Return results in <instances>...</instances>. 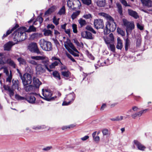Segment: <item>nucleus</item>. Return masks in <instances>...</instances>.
I'll return each mask as SVG.
<instances>
[{
  "instance_id": "nucleus-57",
  "label": "nucleus",
  "mask_w": 152,
  "mask_h": 152,
  "mask_svg": "<svg viewBox=\"0 0 152 152\" xmlns=\"http://www.w3.org/2000/svg\"><path fill=\"white\" fill-rule=\"evenodd\" d=\"M66 55L67 56L70 60L72 61L73 62H75V61L74 59V58H73L72 56L69 53H66Z\"/></svg>"
},
{
  "instance_id": "nucleus-30",
  "label": "nucleus",
  "mask_w": 152,
  "mask_h": 152,
  "mask_svg": "<svg viewBox=\"0 0 152 152\" xmlns=\"http://www.w3.org/2000/svg\"><path fill=\"white\" fill-rule=\"evenodd\" d=\"M105 42L106 44L108 45L107 46L109 49H110L113 52H115V47L114 45L113 44H110L109 42L107 41L106 40H105Z\"/></svg>"
},
{
  "instance_id": "nucleus-55",
  "label": "nucleus",
  "mask_w": 152,
  "mask_h": 152,
  "mask_svg": "<svg viewBox=\"0 0 152 152\" xmlns=\"http://www.w3.org/2000/svg\"><path fill=\"white\" fill-rule=\"evenodd\" d=\"M43 19L40 16H38L36 19V21L38 22L39 24H40L42 22Z\"/></svg>"
},
{
  "instance_id": "nucleus-62",
  "label": "nucleus",
  "mask_w": 152,
  "mask_h": 152,
  "mask_svg": "<svg viewBox=\"0 0 152 152\" xmlns=\"http://www.w3.org/2000/svg\"><path fill=\"white\" fill-rule=\"evenodd\" d=\"M47 28L48 29L51 28V29H53L54 28L55 26L52 24H50L47 26Z\"/></svg>"
},
{
  "instance_id": "nucleus-18",
  "label": "nucleus",
  "mask_w": 152,
  "mask_h": 152,
  "mask_svg": "<svg viewBox=\"0 0 152 152\" xmlns=\"http://www.w3.org/2000/svg\"><path fill=\"white\" fill-rule=\"evenodd\" d=\"M143 6L148 7H152V1L150 0H140Z\"/></svg>"
},
{
  "instance_id": "nucleus-47",
  "label": "nucleus",
  "mask_w": 152,
  "mask_h": 152,
  "mask_svg": "<svg viewBox=\"0 0 152 152\" xmlns=\"http://www.w3.org/2000/svg\"><path fill=\"white\" fill-rule=\"evenodd\" d=\"M129 116V115H126V117H124L123 116H118L116 118V121H121L123 120L124 118V119H126Z\"/></svg>"
},
{
  "instance_id": "nucleus-50",
  "label": "nucleus",
  "mask_w": 152,
  "mask_h": 152,
  "mask_svg": "<svg viewBox=\"0 0 152 152\" xmlns=\"http://www.w3.org/2000/svg\"><path fill=\"white\" fill-rule=\"evenodd\" d=\"M8 76V77L7 78L6 81L7 82H8L9 83H10L12 79V72L11 71H10V75Z\"/></svg>"
},
{
  "instance_id": "nucleus-5",
  "label": "nucleus",
  "mask_w": 152,
  "mask_h": 152,
  "mask_svg": "<svg viewBox=\"0 0 152 152\" xmlns=\"http://www.w3.org/2000/svg\"><path fill=\"white\" fill-rule=\"evenodd\" d=\"M42 94L43 97L42 98L48 101H53L56 98V96L51 97L52 93L48 89H42Z\"/></svg>"
},
{
  "instance_id": "nucleus-22",
  "label": "nucleus",
  "mask_w": 152,
  "mask_h": 152,
  "mask_svg": "<svg viewBox=\"0 0 152 152\" xmlns=\"http://www.w3.org/2000/svg\"><path fill=\"white\" fill-rule=\"evenodd\" d=\"M22 28L24 30H25V31H26V32H34L36 31V28L34 27L33 25L30 26L28 29L25 27H22Z\"/></svg>"
},
{
  "instance_id": "nucleus-58",
  "label": "nucleus",
  "mask_w": 152,
  "mask_h": 152,
  "mask_svg": "<svg viewBox=\"0 0 152 152\" xmlns=\"http://www.w3.org/2000/svg\"><path fill=\"white\" fill-rule=\"evenodd\" d=\"M83 17L86 19H89L92 17L91 15L90 14H85Z\"/></svg>"
},
{
  "instance_id": "nucleus-35",
  "label": "nucleus",
  "mask_w": 152,
  "mask_h": 152,
  "mask_svg": "<svg viewBox=\"0 0 152 152\" xmlns=\"http://www.w3.org/2000/svg\"><path fill=\"white\" fill-rule=\"evenodd\" d=\"M17 26H18V25H17V26L16 27V26H15V27L14 28H12L11 29V30H8L7 31L6 34H4L3 35V36L2 37V39H3L5 37H6L7 36L10 34L12 32V31H13L16 28L18 27Z\"/></svg>"
},
{
  "instance_id": "nucleus-36",
  "label": "nucleus",
  "mask_w": 152,
  "mask_h": 152,
  "mask_svg": "<svg viewBox=\"0 0 152 152\" xmlns=\"http://www.w3.org/2000/svg\"><path fill=\"white\" fill-rule=\"evenodd\" d=\"M17 26H18V25H17V26L16 27V26H15V27L14 28H12L11 29V30H8L7 31L6 34H4L3 35V36L2 37V39H3L5 37H6L7 36L10 34L12 32V31H13L16 28L18 27Z\"/></svg>"
},
{
  "instance_id": "nucleus-43",
  "label": "nucleus",
  "mask_w": 152,
  "mask_h": 152,
  "mask_svg": "<svg viewBox=\"0 0 152 152\" xmlns=\"http://www.w3.org/2000/svg\"><path fill=\"white\" fill-rule=\"evenodd\" d=\"M130 45V41L128 38H127L125 40V50H127L128 47Z\"/></svg>"
},
{
  "instance_id": "nucleus-45",
  "label": "nucleus",
  "mask_w": 152,
  "mask_h": 152,
  "mask_svg": "<svg viewBox=\"0 0 152 152\" xmlns=\"http://www.w3.org/2000/svg\"><path fill=\"white\" fill-rule=\"evenodd\" d=\"M46 127L44 125H42V126H34L32 128L35 130H39L40 129H45Z\"/></svg>"
},
{
  "instance_id": "nucleus-40",
  "label": "nucleus",
  "mask_w": 152,
  "mask_h": 152,
  "mask_svg": "<svg viewBox=\"0 0 152 152\" xmlns=\"http://www.w3.org/2000/svg\"><path fill=\"white\" fill-rule=\"evenodd\" d=\"M74 4V0H68L67 2V5L69 8L73 9Z\"/></svg>"
},
{
  "instance_id": "nucleus-48",
  "label": "nucleus",
  "mask_w": 152,
  "mask_h": 152,
  "mask_svg": "<svg viewBox=\"0 0 152 152\" xmlns=\"http://www.w3.org/2000/svg\"><path fill=\"white\" fill-rule=\"evenodd\" d=\"M18 60L20 64L25 65L26 64V61L25 59L22 58H18Z\"/></svg>"
},
{
  "instance_id": "nucleus-15",
  "label": "nucleus",
  "mask_w": 152,
  "mask_h": 152,
  "mask_svg": "<svg viewBox=\"0 0 152 152\" xmlns=\"http://www.w3.org/2000/svg\"><path fill=\"white\" fill-rule=\"evenodd\" d=\"M23 88L26 92L34 91L35 89V87L31 85H23Z\"/></svg>"
},
{
  "instance_id": "nucleus-6",
  "label": "nucleus",
  "mask_w": 152,
  "mask_h": 152,
  "mask_svg": "<svg viewBox=\"0 0 152 152\" xmlns=\"http://www.w3.org/2000/svg\"><path fill=\"white\" fill-rule=\"evenodd\" d=\"M31 58L34 60L38 61L42 60V63L45 64V68L48 70L49 72H50L51 70H50L48 67L47 65L48 64V63L49 62V59L48 58L45 56H31Z\"/></svg>"
},
{
  "instance_id": "nucleus-56",
  "label": "nucleus",
  "mask_w": 152,
  "mask_h": 152,
  "mask_svg": "<svg viewBox=\"0 0 152 152\" xmlns=\"http://www.w3.org/2000/svg\"><path fill=\"white\" fill-rule=\"evenodd\" d=\"M29 63L32 65H36V66H37V64H39L37 63V62L33 60H29Z\"/></svg>"
},
{
  "instance_id": "nucleus-11",
  "label": "nucleus",
  "mask_w": 152,
  "mask_h": 152,
  "mask_svg": "<svg viewBox=\"0 0 152 152\" xmlns=\"http://www.w3.org/2000/svg\"><path fill=\"white\" fill-rule=\"evenodd\" d=\"M94 25L95 28L96 29L103 28L104 27L103 21L102 20L97 19L94 21Z\"/></svg>"
},
{
  "instance_id": "nucleus-16",
  "label": "nucleus",
  "mask_w": 152,
  "mask_h": 152,
  "mask_svg": "<svg viewBox=\"0 0 152 152\" xmlns=\"http://www.w3.org/2000/svg\"><path fill=\"white\" fill-rule=\"evenodd\" d=\"M15 45L12 42H9L4 45V50H10L13 45Z\"/></svg>"
},
{
  "instance_id": "nucleus-31",
  "label": "nucleus",
  "mask_w": 152,
  "mask_h": 152,
  "mask_svg": "<svg viewBox=\"0 0 152 152\" xmlns=\"http://www.w3.org/2000/svg\"><path fill=\"white\" fill-rule=\"evenodd\" d=\"M44 35L45 36H52V31L49 29H45L43 30Z\"/></svg>"
},
{
  "instance_id": "nucleus-59",
  "label": "nucleus",
  "mask_w": 152,
  "mask_h": 152,
  "mask_svg": "<svg viewBox=\"0 0 152 152\" xmlns=\"http://www.w3.org/2000/svg\"><path fill=\"white\" fill-rule=\"evenodd\" d=\"M53 41L54 43H55L56 47H58L60 45L59 42L56 39H53Z\"/></svg>"
},
{
  "instance_id": "nucleus-13",
  "label": "nucleus",
  "mask_w": 152,
  "mask_h": 152,
  "mask_svg": "<svg viewBox=\"0 0 152 152\" xmlns=\"http://www.w3.org/2000/svg\"><path fill=\"white\" fill-rule=\"evenodd\" d=\"M82 37L84 38L89 39H93L94 37L92 34L88 31H83L81 33Z\"/></svg>"
},
{
  "instance_id": "nucleus-4",
  "label": "nucleus",
  "mask_w": 152,
  "mask_h": 152,
  "mask_svg": "<svg viewBox=\"0 0 152 152\" xmlns=\"http://www.w3.org/2000/svg\"><path fill=\"white\" fill-rule=\"evenodd\" d=\"M19 76L22 82L23 85H29L32 81V77L31 75L28 73L24 74L23 76L19 73Z\"/></svg>"
},
{
  "instance_id": "nucleus-54",
  "label": "nucleus",
  "mask_w": 152,
  "mask_h": 152,
  "mask_svg": "<svg viewBox=\"0 0 152 152\" xmlns=\"http://www.w3.org/2000/svg\"><path fill=\"white\" fill-rule=\"evenodd\" d=\"M120 2L125 7H130V5L128 4L127 1L125 0H120Z\"/></svg>"
},
{
  "instance_id": "nucleus-38",
  "label": "nucleus",
  "mask_w": 152,
  "mask_h": 152,
  "mask_svg": "<svg viewBox=\"0 0 152 152\" xmlns=\"http://www.w3.org/2000/svg\"><path fill=\"white\" fill-rule=\"evenodd\" d=\"M97 5L100 7H104L105 6L106 1L105 0H102L98 1L97 2Z\"/></svg>"
},
{
  "instance_id": "nucleus-24",
  "label": "nucleus",
  "mask_w": 152,
  "mask_h": 152,
  "mask_svg": "<svg viewBox=\"0 0 152 152\" xmlns=\"http://www.w3.org/2000/svg\"><path fill=\"white\" fill-rule=\"evenodd\" d=\"M81 6V3L79 0H74L73 10L79 8Z\"/></svg>"
},
{
  "instance_id": "nucleus-49",
  "label": "nucleus",
  "mask_w": 152,
  "mask_h": 152,
  "mask_svg": "<svg viewBox=\"0 0 152 152\" xmlns=\"http://www.w3.org/2000/svg\"><path fill=\"white\" fill-rule=\"evenodd\" d=\"M59 18L57 19L56 17L55 16L53 18V22L54 24L57 26L59 24Z\"/></svg>"
},
{
  "instance_id": "nucleus-29",
  "label": "nucleus",
  "mask_w": 152,
  "mask_h": 152,
  "mask_svg": "<svg viewBox=\"0 0 152 152\" xmlns=\"http://www.w3.org/2000/svg\"><path fill=\"white\" fill-rule=\"evenodd\" d=\"M33 83L36 88H38L41 84V83L37 78L34 77L33 79Z\"/></svg>"
},
{
  "instance_id": "nucleus-64",
  "label": "nucleus",
  "mask_w": 152,
  "mask_h": 152,
  "mask_svg": "<svg viewBox=\"0 0 152 152\" xmlns=\"http://www.w3.org/2000/svg\"><path fill=\"white\" fill-rule=\"evenodd\" d=\"M37 36V34L36 33H34L31 35V39H33L36 38Z\"/></svg>"
},
{
  "instance_id": "nucleus-44",
  "label": "nucleus",
  "mask_w": 152,
  "mask_h": 152,
  "mask_svg": "<svg viewBox=\"0 0 152 152\" xmlns=\"http://www.w3.org/2000/svg\"><path fill=\"white\" fill-rule=\"evenodd\" d=\"M16 99L20 100H26V98L21 96L18 94H16L15 96Z\"/></svg>"
},
{
  "instance_id": "nucleus-52",
  "label": "nucleus",
  "mask_w": 152,
  "mask_h": 152,
  "mask_svg": "<svg viewBox=\"0 0 152 152\" xmlns=\"http://www.w3.org/2000/svg\"><path fill=\"white\" fill-rule=\"evenodd\" d=\"M83 3L87 5H90L91 3V0H81Z\"/></svg>"
},
{
  "instance_id": "nucleus-7",
  "label": "nucleus",
  "mask_w": 152,
  "mask_h": 152,
  "mask_svg": "<svg viewBox=\"0 0 152 152\" xmlns=\"http://www.w3.org/2000/svg\"><path fill=\"white\" fill-rule=\"evenodd\" d=\"M26 31L22 28V27L21 28L18 30V32H16L15 34V36H16L18 35V38L17 40H19V41H23L26 39L27 35L26 34Z\"/></svg>"
},
{
  "instance_id": "nucleus-34",
  "label": "nucleus",
  "mask_w": 152,
  "mask_h": 152,
  "mask_svg": "<svg viewBox=\"0 0 152 152\" xmlns=\"http://www.w3.org/2000/svg\"><path fill=\"white\" fill-rule=\"evenodd\" d=\"M80 11H77L73 13L71 15V17L72 20H74L77 18V17L80 15Z\"/></svg>"
},
{
  "instance_id": "nucleus-51",
  "label": "nucleus",
  "mask_w": 152,
  "mask_h": 152,
  "mask_svg": "<svg viewBox=\"0 0 152 152\" xmlns=\"http://www.w3.org/2000/svg\"><path fill=\"white\" fill-rule=\"evenodd\" d=\"M72 28L73 32L75 33H76L77 32V26L76 24H73L72 25Z\"/></svg>"
},
{
  "instance_id": "nucleus-14",
  "label": "nucleus",
  "mask_w": 152,
  "mask_h": 152,
  "mask_svg": "<svg viewBox=\"0 0 152 152\" xmlns=\"http://www.w3.org/2000/svg\"><path fill=\"white\" fill-rule=\"evenodd\" d=\"M4 90L7 91L8 92V94L11 98L13 96L14 94V89L8 86H4Z\"/></svg>"
},
{
  "instance_id": "nucleus-42",
  "label": "nucleus",
  "mask_w": 152,
  "mask_h": 152,
  "mask_svg": "<svg viewBox=\"0 0 152 152\" xmlns=\"http://www.w3.org/2000/svg\"><path fill=\"white\" fill-rule=\"evenodd\" d=\"M60 64V63L58 62L57 61H55L52 63L50 65L49 67L50 69L54 68L58 64Z\"/></svg>"
},
{
  "instance_id": "nucleus-28",
  "label": "nucleus",
  "mask_w": 152,
  "mask_h": 152,
  "mask_svg": "<svg viewBox=\"0 0 152 152\" xmlns=\"http://www.w3.org/2000/svg\"><path fill=\"white\" fill-rule=\"evenodd\" d=\"M6 64H7L11 66L13 68L15 67V64L14 61L12 60L10 58H9L7 59L5 61Z\"/></svg>"
},
{
  "instance_id": "nucleus-2",
  "label": "nucleus",
  "mask_w": 152,
  "mask_h": 152,
  "mask_svg": "<svg viewBox=\"0 0 152 152\" xmlns=\"http://www.w3.org/2000/svg\"><path fill=\"white\" fill-rule=\"evenodd\" d=\"M109 21L107 22L106 28L104 30V34H108L111 31H114L116 28V25L113 19V20H109Z\"/></svg>"
},
{
  "instance_id": "nucleus-37",
  "label": "nucleus",
  "mask_w": 152,
  "mask_h": 152,
  "mask_svg": "<svg viewBox=\"0 0 152 152\" xmlns=\"http://www.w3.org/2000/svg\"><path fill=\"white\" fill-rule=\"evenodd\" d=\"M66 10L64 6H63L59 10L57 13V14L59 15H64L65 14Z\"/></svg>"
},
{
  "instance_id": "nucleus-12",
  "label": "nucleus",
  "mask_w": 152,
  "mask_h": 152,
  "mask_svg": "<svg viewBox=\"0 0 152 152\" xmlns=\"http://www.w3.org/2000/svg\"><path fill=\"white\" fill-rule=\"evenodd\" d=\"M35 69L37 73L41 74L45 72L46 68L43 65L39 64L36 66Z\"/></svg>"
},
{
  "instance_id": "nucleus-10",
  "label": "nucleus",
  "mask_w": 152,
  "mask_h": 152,
  "mask_svg": "<svg viewBox=\"0 0 152 152\" xmlns=\"http://www.w3.org/2000/svg\"><path fill=\"white\" fill-rule=\"evenodd\" d=\"M75 98L74 95L72 94H70L65 98V101L69 100V101L67 102L66 101H64L62 103V105H67L70 104L71 103L74 101Z\"/></svg>"
},
{
  "instance_id": "nucleus-46",
  "label": "nucleus",
  "mask_w": 152,
  "mask_h": 152,
  "mask_svg": "<svg viewBox=\"0 0 152 152\" xmlns=\"http://www.w3.org/2000/svg\"><path fill=\"white\" fill-rule=\"evenodd\" d=\"M86 29L88 30L91 31L93 34H96V32L94 29L91 26H87L86 27Z\"/></svg>"
},
{
  "instance_id": "nucleus-60",
  "label": "nucleus",
  "mask_w": 152,
  "mask_h": 152,
  "mask_svg": "<svg viewBox=\"0 0 152 152\" xmlns=\"http://www.w3.org/2000/svg\"><path fill=\"white\" fill-rule=\"evenodd\" d=\"M52 59L53 60H57V61L58 62L60 63L62 65V64L61 62L60 59L59 58H57L55 57H53L52 58Z\"/></svg>"
},
{
  "instance_id": "nucleus-8",
  "label": "nucleus",
  "mask_w": 152,
  "mask_h": 152,
  "mask_svg": "<svg viewBox=\"0 0 152 152\" xmlns=\"http://www.w3.org/2000/svg\"><path fill=\"white\" fill-rule=\"evenodd\" d=\"M28 49L32 52L37 54H41V52L39 51L37 44L35 42H32L28 46Z\"/></svg>"
},
{
  "instance_id": "nucleus-19",
  "label": "nucleus",
  "mask_w": 152,
  "mask_h": 152,
  "mask_svg": "<svg viewBox=\"0 0 152 152\" xmlns=\"http://www.w3.org/2000/svg\"><path fill=\"white\" fill-rule=\"evenodd\" d=\"M128 11L129 15L134 18L137 19L139 18L137 13L135 11L129 9H128Z\"/></svg>"
},
{
  "instance_id": "nucleus-26",
  "label": "nucleus",
  "mask_w": 152,
  "mask_h": 152,
  "mask_svg": "<svg viewBox=\"0 0 152 152\" xmlns=\"http://www.w3.org/2000/svg\"><path fill=\"white\" fill-rule=\"evenodd\" d=\"M5 56L2 53H0V64L4 65L6 64Z\"/></svg>"
},
{
  "instance_id": "nucleus-25",
  "label": "nucleus",
  "mask_w": 152,
  "mask_h": 152,
  "mask_svg": "<svg viewBox=\"0 0 152 152\" xmlns=\"http://www.w3.org/2000/svg\"><path fill=\"white\" fill-rule=\"evenodd\" d=\"M26 100L30 103L34 104L35 103L36 98L34 96H31L29 97L26 98Z\"/></svg>"
},
{
  "instance_id": "nucleus-20",
  "label": "nucleus",
  "mask_w": 152,
  "mask_h": 152,
  "mask_svg": "<svg viewBox=\"0 0 152 152\" xmlns=\"http://www.w3.org/2000/svg\"><path fill=\"white\" fill-rule=\"evenodd\" d=\"M56 9L55 6H52L45 13V15H48L54 12Z\"/></svg>"
},
{
  "instance_id": "nucleus-27",
  "label": "nucleus",
  "mask_w": 152,
  "mask_h": 152,
  "mask_svg": "<svg viewBox=\"0 0 152 152\" xmlns=\"http://www.w3.org/2000/svg\"><path fill=\"white\" fill-rule=\"evenodd\" d=\"M61 74L64 77L67 78H69L71 76V73L68 70L61 71Z\"/></svg>"
},
{
  "instance_id": "nucleus-3",
  "label": "nucleus",
  "mask_w": 152,
  "mask_h": 152,
  "mask_svg": "<svg viewBox=\"0 0 152 152\" xmlns=\"http://www.w3.org/2000/svg\"><path fill=\"white\" fill-rule=\"evenodd\" d=\"M39 44L41 48L44 50L50 51L52 50V44L51 42L46 41L44 39L40 40Z\"/></svg>"
},
{
  "instance_id": "nucleus-32",
  "label": "nucleus",
  "mask_w": 152,
  "mask_h": 152,
  "mask_svg": "<svg viewBox=\"0 0 152 152\" xmlns=\"http://www.w3.org/2000/svg\"><path fill=\"white\" fill-rule=\"evenodd\" d=\"M78 22L80 25V28L85 26L87 24V23L86 21L83 18H80L78 20Z\"/></svg>"
},
{
  "instance_id": "nucleus-61",
  "label": "nucleus",
  "mask_w": 152,
  "mask_h": 152,
  "mask_svg": "<svg viewBox=\"0 0 152 152\" xmlns=\"http://www.w3.org/2000/svg\"><path fill=\"white\" fill-rule=\"evenodd\" d=\"M102 133L104 135H106L108 134V131L107 129H104L102 130Z\"/></svg>"
},
{
  "instance_id": "nucleus-41",
  "label": "nucleus",
  "mask_w": 152,
  "mask_h": 152,
  "mask_svg": "<svg viewBox=\"0 0 152 152\" xmlns=\"http://www.w3.org/2000/svg\"><path fill=\"white\" fill-rule=\"evenodd\" d=\"M53 75L54 77L57 79L60 80L61 79V77L59 73L56 71H54L53 73Z\"/></svg>"
},
{
  "instance_id": "nucleus-17",
  "label": "nucleus",
  "mask_w": 152,
  "mask_h": 152,
  "mask_svg": "<svg viewBox=\"0 0 152 152\" xmlns=\"http://www.w3.org/2000/svg\"><path fill=\"white\" fill-rule=\"evenodd\" d=\"M134 142L138 149L142 151H144L145 148V146L142 144L138 141L137 140H134Z\"/></svg>"
},
{
  "instance_id": "nucleus-9",
  "label": "nucleus",
  "mask_w": 152,
  "mask_h": 152,
  "mask_svg": "<svg viewBox=\"0 0 152 152\" xmlns=\"http://www.w3.org/2000/svg\"><path fill=\"white\" fill-rule=\"evenodd\" d=\"M123 21L124 26L126 27V31L127 34L128 31H131L134 28V26L133 23L129 22L124 19L123 20Z\"/></svg>"
},
{
  "instance_id": "nucleus-23",
  "label": "nucleus",
  "mask_w": 152,
  "mask_h": 152,
  "mask_svg": "<svg viewBox=\"0 0 152 152\" xmlns=\"http://www.w3.org/2000/svg\"><path fill=\"white\" fill-rule=\"evenodd\" d=\"M123 45L122 40L119 37L117 39V45L116 46V48L118 49L121 50L122 48Z\"/></svg>"
},
{
  "instance_id": "nucleus-21",
  "label": "nucleus",
  "mask_w": 152,
  "mask_h": 152,
  "mask_svg": "<svg viewBox=\"0 0 152 152\" xmlns=\"http://www.w3.org/2000/svg\"><path fill=\"white\" fill-rule=\"evenodd\" d=\"M99 16H102L108 20H113V18L109 15L104 12H99L98 13Z\"/></svg>"
},
{
  "instance_id": "nucleus-53",
  "label": "nucleus",
  "mask_w": 152,
  "mask_h": 152,
  "mask_svg": "<svg viewBox=\"0 0 152 152\" xmlns=\"http://www.w3.org/2000/svg\"><path fill=\"white\" fill-rule=\"evenodd\" d=\"M117 32L119 34H120L122 36H124L125 35V33L124 31L121 29L119 28H117Z\"/></svg>"
},
{
  "instance_id": "nucleus-63",
  "label": "nucleus",
  "mask_w": 152,
  "mask_h": 152,
  "mask_svg": "<svg viewBox=\"0 0 152 152\" xmlns=\"http://www.w3.org/2000/svg\"><path fill=\"white\" fill-rule=\"evenodd\" d=\"M62 66H61L60 68H61V70L62 71H64V70H67V67L65 66V65H61Z\"/></svg>"
},
{
  "instance_id": "nucleus-1",
  "label": "nucleus",
  "mask_w": 152,
  "mask_h": 152,
  "mask_svg": "<svg viewBox=\"0 0 152 152\" xmlns=\"http://www.w3.org/2000/svg\"><path fill=\"white\" fill-rule=\"evenodd\" d=\"M64 46L68 51L74 56L76 57L79 56L78 54L79 53V52L72 43L70 42V40H67L65 42Z\"/></svg>"
},
{
  "instance_id": "nucleus-33",
  "label": "nucleus",
  "mask_w": 152,
  "mask_h": 152,
  "mask_svg": "<svg viewBox=\"0 0 152 152\" xmlns=\"http://www.w3.org/2000/svg\"><path fill=\"white\" fill-rule=\"evenodd\" d=\"M116 5L118 9V12L121 15H123V11L121 4L119 3H116Z\"/></svg>"
},
{
  "instance_id": "nucleus-39",
  "label": "nucleus",
  "mask_w": 152,
  "mask_h": 152,
  "mask_svg": "<svg viewBox=\"0 0 152 152\" xmlns=\"http://www.w3.org/2000/svg\"><path fill=\"white\" fill-rule=\"evenodd\" d=\"M142 115L140 111L134 113L132 114L131 115V117L133 119H135L137 117H140Z\"/></svg>"
}]
</instances>
